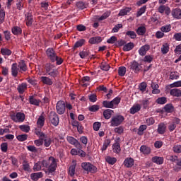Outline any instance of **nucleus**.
<instances>
[{"label":"nucleus","mask_w":181,"mask_h":181,"mask_svg":"<svg viewBox=\"0 0 181 181\" xmlns=\"http://www.w3.org/2000/svg\"><path fill=\"white\" fill-rule=\"evenodd\" d=\"M57 159L50 156L47 160H42L35 163L33 166V170L34 172L44 170L46 173H47L46 170H48L49 173H53L57 168Z\"/></svg>","instance_id":"nucleus-1"},{"label":"nucleus","mask_w":181,"mask_h":181,"mask_svg":"<svg viewBox=\"0 0 181 181\" xmlns=\"http://www.w3.org/2000/svg\"><path fill=\"white\" fill-rule=\"evenodd\" d=\"M45 70L46 74L47 76H50V77H53L54 78L59 76V71L56 69V66L54 64L50 63H47L45 66Z\"/></svg>","instance_id":"nucleus-2"},{"label":"nucleus","mask_w":181,"mask_h":181,"mask_svg":"<svg viewBox=\"0 0 181 181\" xmlns=\"http://www.w3.org/2000/svg\"><path fill=\"white\" fill-rule=\"evenodd\" d=\"M35 135L39 136L40 139H42V141H44V145L45 146H46V148H49V146L52 145V139L49 137H47V136L45 134V133H43L42 131L37 129H35Z\"/></svg>","instance_id":"nucleus-3"},{"label":"nucleus","mask_w":181,"mask_h":181,"mask_svg":"<svg viewBox=\"0 0 181 181\" xmlns=\"http://www.w3.org/2000/svg\"><path fill=\"white\" fill-rule=\"evenodd\" d=\"M119 103H121V98L116 97L112 101L104 100L103 102V105L105 108H117Z\"/></svg>","instance_id":"nucleus-4"},{"label":"nucleus","mask_w":181,"mask_h":181,"mask_svg":"<svg viewBox=\"0 0 181 181\" xmlns=\"http://www.w3.org/2000/svg\"><path fill=\"white\" fill-rule=\"evenodd\" d=\"M125 117L122 115L113 116L110 120V127H118L124 122Z\"/></svg>","instance_id":"nucleus-5"},{"label":"nucleus","mask_w":181,"mask_h":181,"mask_svg":"<svg viewBox=\"0 0 181 181\" xmlns=\"http://www.w3.org/2000/svg\"><path fill=\"white\" fill-rule=\"evenodd\" d=\"M81 168L83 170H86L87 173H95L97 172V167L90 163H82Z\"/></svg>","instance_id":"nucleus-6"},{"label":"nucleus","mask_w":181,"mask_h":181,"mask_svg":"<svg viewBox=\"0 0 181 181\" xmlns=\"http://www.w3.org/2000/svg\"><path fill=\"white\" fill-rule=\"evenodd\" d=\"M46 54L52 63H54V62H56V59H57V54L53 48H48L46 51Z\"/></svg>","instance_id":"nucleus-7"},{"label":"nucleus","mask_w":181,"mask_h":181,"mask_svg":"<svg viewBox=\"0 0 181 181\" xmlns=\"http://www.w3.org/2000/svg\"><path fill=\"white\" fill-rule=\"evenodd\" d=\"M57 112L59 114V115H62L64 114V112L66 111V104L64 103V101L59 100L57 103Z\"/></svg>","instance_id":"nucleus-8"},{"label":"nucleus","mask_w":181,"mask_h":181,"mask_svg":"<svg viewBox=\"0 0 181 181\" xmlns=\"http://www.w3.org/2000/svg\"><path fill=\"white\" fill-rule=\"evenodd\" d=\"M11 119L14 121V122H23V121H25V114L18 112L16 115H11Z\"/></svg>","instance_id":"nucleus-9"},{"label":"nucleus","mask_w":181,"mask_h":181,"mask_svg":"<svg viewBox=\"0 0 181 181\" xmlns=\"http://www.w3.org/2000/svg\"><path fill=\"white\" fill-rule=\"evenodd\" d=\"M49 121L54 127H57L59 125V116L56 112H51L49 114Z\"/></svg>","instance_id":"nucleus-10"},{"label":"nucleus","mask_w":181,"mask_h":181,"mask_svg":"<svg viewBox=\"0 0 181 181\" xmlns=\"http://www.w3.org/2000/svg\"><path fill=\"white\" fill-rule=\"evenodd\" d=\"M66 141L69 142V144H71V145H75L76 148H80V142H78V141L74 137L67 136Z\"/></svg>","instance_id":"nucleus-11"},{"label":"nucleus","mask_w":181,"mask_h":181,"mask_svg":"<svg viewBox=\"0 0 181 181\" xmlns=\"http://www.w3.org/2000/svg\"><path fill=\"white\" fill-rule=\"evenodd\" d=\"M171 15L174 19H181V9L174 8L171 11Z\"/></svg>","instance_id":"nucleus-12"},{"label":"nucleus","mask_w":181,"mask_h":181,"mask_svg":"<svg viewBox=\"0 0 181 181\" xmlns=\"http://www.w3.org/2000/svg\"><path fill=\"white\" fill-rule=\"evenodd\" d=\"M135 163V160L132 158H127L123 164L125 168H132Z\"/></svg>","instance_id":"nucleus-13"},{"label":"nucleus","mask_w":181,"mask_h":181,"mask_svg":"<svg viewBox=\"0 0 181 181\" xmlns=\"http://www.w3.org/2000/svg\"><path fill=\"white\" fill-rule=\"evenodd\" d=\"M25 23L27 26H31L32 23H33V15H32V13L28 12L25 14Z\"/></svg>","instance_id":"nucleus-14"},{"label":"nucleus","mask_w":181,"mask_h":181,"mask_svg":"<svg viewBox=\"0 0 181 181\" xmlns=\"http://www.w3.org/2000/svg\"><path fill=\"white\" fill-rule=\"evenodd\" d=\"M151 49V46L149 45H143L140 49H139V54L140 56H145L146 54V52Z\"/></svg>","instance_id":"nucleus-15"},{"label":"nucleus","mask_w":181,"mask_h":181,"mask_svg":"<svg viewBox=\"0 0 181 181\" xmlns=\"http://www.w3.org/2000/svg\"><path fill=\"white\" fill-rule=\"evenodd\" d=\"M77 165V163H76V160H73L71 166L69 168V176H74L76 173V166Z\"/></svg>","instance_id":"nucleus-16"},{"label":"nucleus","mask_w":181,"mask_h":181,"mask_svg":"<svg viewBox=\"0 0 181 181\" xmlns=\"http://www.w3.org/2000/svg\"><path fill=\"white\" fill-rule=\"evenodd\" d=\"M20 71L19 67L18 68V64L14 63L11 65V74L13 77L18 76V72Z\"/></svg>","instance_id":"nucleus-17"},{"label":"nucleus","mask_w":181,"mask_h":181,"mask_svg":"<svg viewBox=\"0 0 181 181\" xmlns=\"http://www.w3.org/2000/svg\"><path fill=\"white\" fill-rule=\"evenodd\" d=\"M30 177L32 180L38 181L39 179H42V177H43V173L39 172V173H32L30 175Z\"/></svg>","instance_id":"nucleus-18"},{"label":"nucleus","mask_w":181,"mask_h":181,"mask_svg":"<svg viewBox=\"0 0 181 181\" xmlns=\"http://www.w3.org/2000/svg\"><path fill=\"white\" fill-rule=\"evenodd\" d=\"M141 105L136 103L134 104L131 108H130V114H136V112H139L141 111Z\"/></svg>","instance_id":"nucleus-19"},{"label":"nucleus","mask_w":181,"mask_h":181,"mask_svg":"<svg viewBox=\"0 0 181 181\" xmlns=\"http://www.w3.org/2000/svg\"><path fill=\"white\" fill-rule=\"evenodd\" d=\"M71 153L74 156L78 155V156H86V153L81 149L77 150L76 148H72L71 150Z\"/></svg>","instance_id":"nucleus-20"},{"label":"nucleus","mask_w":181,"mask_h":181,"mask_svg":"<svg viewBox=\"0 0 181 181\" xmlns=\"http://www.w3.org/2000/svg\"><path fill=\"white\" fill-rule=\"evenodd\" d=\"M17 90L19 94H23V93H25V91L28 90V84H26L25 83H21L18 86Z\"/></svg>","instance_id":"nucleus-21"},{"label":"nucleus","mask_w":181,"mask_h":181,"mask_svg":"<svg viewBox=\"0 0 181 181\" xmlns=\"http://www.w3.org/2000/svg\"><path fill=\"white\" fill-rule=\"evenodd\" d=\"M157 132L160 134V135L163 134L165 132H166V124L164 123H160L158 124V127L157 129Z\"/></svg>","instance_id":"nucleus-22"},{"label":"nucleus","mask_w":181,"mask_h":181,"mask_svg":"<svg viewBox=\"0 0 181 181\" xmlns=\"http://www.w3.org/2000/svg\"><path fill=\"white\" fill-rule=\"evenodd\" d=\"M17 66L20 70V73L26 71V70H28V66H26V64L23 62V60L20 61L18 65Z\"/></svg>","instance_id":"nucleus-23"},{"label":"nucleus","mask_w":181,"mask_h":181,"mask_svg":"<svg viewBox=\"0 0 181 181\" xmlns=\"http://www.w3.org/2000/svg\"><path fill=\"white\" fill-rule=\"evenodd\" d=\"M112 114H114V110L107 109L103 112V117L105 119H110L112 117Z\"/></svg>","instance_id":"nucleus-24"},{"label":"nucleus","mask_w":181,"mask_h":181,"mask_svg":"<svg viewBox=\"0 0 181 181\" xmlns=\"http://www.w3.org/2000/svg\"><path fill=\"white\" fill-rule=\"evenodd\" d=\"M112 151L115 153H119L121 152V145L118 141H116L112 145Z\"/></svg>","instance_id":"nucleus-25"},{"label":"nucleus","mask_w":181,"mask_h":181,"mask_svg":"<svg viewBox=\"0 0 181 181\" xmlns=\"http://www.w3.org/2000/svg\"><path fill=\"white\" fill-rule=\"evenodd\" d=\"M170 94L173 95V97H181V90L177 88L171 89Z\"/></svg>","instance_id":"nucleus-26"},{"label":"nucleus","mask_w":181,"mask_h":181,"mask_svg":"<svg viewBox=\"0 0 181 181\" xmlns=\"http://www.w3.org/2000/svg\"><path fill=\"white\" fill-rule=\"evenodd\" d=\"M40 79L43 84H47V86H52L53 84L52 79L47 76H42Z\"/></svg>","instance_id":"nucleus-27"},{"label":"nucleus","mask_w":181,"mask_h":181,"mask_svg":"<svg viewBox=\"0 0 181 181\" xmlns=\"http://www.w3.org/2000/svg\"><path fill=\"white\" fill-rule=\"evenodd\" d=\"M151 160L153 162V163L162 165L163 163V157L154 156L151 158Z\"/></svg>","instance_id":"nucleus-28"},{"label":"nucleus","mask_w":181,"mask_h":181,"mask_svg":"<svg viewBox=\"0 0 181 181\" xmlns=\"http://www.w3.org/2000/svg\"><path fill=\"white\" fill-rule=\"evenodd\" d=\"M102 40L101 37H93L89 39V43L91 45H95L97 43H100Z\"/></svg>","instance_id":"nucleus-29"},{"label":"nucleus","mask_w":181,"mask_h":181,"mask_svg":"<svg viewBox=\"0 0 181 181\" xmlns=\"http://www.w3.org/2000/svg\"><path fill=\"white\" fill-rule=\"evenodd\" d=\"M37 125L38 128H42L43 125H45V116L43 115H41L37 121Z\"/></svg>","instance_id":"nucleus-30"},{"label":"nucleus","mask_w":181,"mask_h":181,"mask_svg":"<svg viewBox=\"0 0 181 181\" xmlns=\"http://www.w3.org/2000/svg\"><path fill=\"white\" fill-rule=\"evenodd\" d=\"M132 8L129 7H126L122 10H120L118 16H125V15H128L129 12H131Z\"/></svg>","instance_id":"nucleus-31"},{"label":"nucleus","mask_w":181,"mask_h":181,"mask_svg":"<svg viewBox=\"0 0 181 181\" xmlns=\"http://www.w3.org/2000/svg\"><path fill=\"white\" fill-rule=\"evenodd\" d=\"M29 101L30 104H32V105H36L37 107H39V105L40 104V100L34 98L33 96H30Z\"/></svg>","instance_id":"nucleus-32"},{"label":"nucleus","mask_w":181,"mask_h":181,"mask_svg":"<svg viewBox=\"0 0 181 181\" xmlns=\"http://www.w3.org/2000/svg\"><path fill=\"white\" fill-rule=\"evenodd\" d=\"M169 45L168 42H165L163 44L162 47H161V53L163 54H166L169 52Z\"/></svg>","instance_id":"nucleus-33"},{"label":"nucleus","mask_w":181,"mask_h":181,"mask_svg":"<svg viewBox=\"0 0 181 181\" xmlns=\"http://www.w3.org/2000/svg\"><path fill=\"white\" fill-rule=\"evenodd\" d=\"M140 151L144 155H149V153H151V148H149L146 146H141L140 147Z\"/></svg>","instance_id":"nucleus-34"},{"label":"nucleus","mask_w":181,"mask_h":181,"mask_svg":"<svg viewBox=\"0 0 181 181\" xmlns=\"http://www.w3.org/2000/svg\"><path fill=\"white\" fill-rule=\"evenodd\" d=\"M164 110L165 112H173L175 111V107L172 104H167L164 107Z\"/></svg>","instance_id":"nucleus-35"},{"label":"nucleus","mask_w":181,"mask_h":181,"mask_svg":"<svg viewBox=\"0 0 181 181\" xmlns=\"http://www.w3.org/2000/svg\"><path fill=\"white\" fill-rule=\"evenodd\" d=\"M134 49V43L129 42L124 45L123 50L124 52H129V50H132Z\"/></svg>","instance_id":"nucleus-36"},{"label":"nucleus","mask_w":181,"mask_h":181,"mask_svg":"<svg viewBox=\"0 0 181 181\" xmlns=\"http://www.w3.org/2000/svg\"><path fill=\"white\" fill-rule=\"evenodd\" d=\"M146 33V28L144 26H140L136 30V33L139 36H143Z\"/></svg>","instance_id":"nucleus-37"},{"label":"nucleus","mask_w":181,"mask_h":181,"mask_svg":"<svg viewBox=\"0 0 181 181\" xmlns=\"http://www.w3.org/2000/svg\"><path fill=\"white\" fill-rule=\"evenodd\" d=\"M131 68L135 71V73H138V71L141 70V69H139V64L135 61L132 63Z\"/></svg>","instance_id":"nucleus-38"},{"label":"nucleus","mask_w":181,"mask_h":181,"mask_svg":"<svg viewBox=\"0 0 181 181\" xmlns=\"http://www.w3.org/2000/svg\"><path fill=\"white\" fill-rule=\"evenodd\" d=\"M1 53L3 56H11L12 54V51L8 48H1Z\"/></svg>","instance_id":"nucleus-39"},{"label":"nucleus","mask_w":181,"mask_h":181,"mask_svg":"<svg viewBox=\"0 0 181 181\" xmlns=\"http://www.w3.org/2000/svg\"><path fill=\"white\" fill-rule=\"evenodd\" d=\"M127 73V68L125 66H120L118 69V74L121 77H124L125 76V74Z\"/></svg>","instance_id":"nucleus-40"},{"label":"nucleus","mask_w":181,"mask_h":181,"mask_svg":"<svg viewBox=\"0 0 181 181\" xmlns=\"http://www.w3.org/2000/svg\"><path fill=\"white\" fill-rule=\"evenodd\" d=\"M146 128L148 127L146 124L141 125L138 129L137 134L140 136L144 135V131H146Z\"/></svg>","instance_id":"nucleus-41"},{"label":"nucleus","mask_w":181,"mask_h":181,"mask_svg":"<svg viewBox=\"0 0 181 181\" xmlns=\"http://www.w3.org/2000/svg\"><path fill=\"white\" fill-rule=\"evenodd\" d=\"M105 159L109 165H114L117 163V159L115 157L107 156Z\"/></svg>","instance_id":"nucleus-42"},{"label":"nucleus","mask_w":181,"mask_h":181,"mask_svg":"<svg viewBox=\"0 0 181 181\" xmlns=\"http://www.w3.org/2000/svg\"><path fill=\"white\" fill-rule=\"evenodd\" d=\"M23 169L25 172H30V165H29V163H28V161L24 160L23 162Z\"/></svg>","instance_id":"nucleus-43"},{"label":"nucleus","mask_w":181,"mask_h":181,"mask_svg":"<svg viewBox=\"0 0 181 181\" xmlns=\"http://www.w3.org/2000/svg\"><path fill=\"white\" fill-rule=\"evenodd\" d=\"M12 33L13 35H21L22 33V28L20 27L16 26L12 28Z\"/></svg>","instance_id":"nucleus-44"},{"label":"nucleus","mask_w":181,"mask_h":181,"mask_svg":"<svg viewBox=\"0 0 181 181\" xmlns=\"http://www.w3.org/2000/svg\"><path fill=\"white\" fill-rule=\"evenodd\" d=\"M171 28L172 27L170 26V25H166L162 26L160 28V30L163 33H168V32H170Z\"/></svg>","instance_id":"nucleus-45"},{"label":"nucleus","mask_w":181,"mask_h":181,"mask_svg":"<svg viewBox=\"0 0 181 181\" xmlns=\"http://www.w3.org/2000/svg\"><path fill=\"white\" fill-rule=\"evenodd\" d=\"M110 144H111V140L110 139H106L105 140L103 147H102V151H107V148L110 146Z\"/></svg>","instance_id":"nucleus-46"},{"label":"nucleus","mask_w":181,"mask_h":181,"mask_svg":"<svg viewBox=\"0 0 181 181\" xmlns=\"http://www.w3.org/2000/svg\"><path fill=\"white\" fill-rule=\"evenodd\" d=\"M19 128L21 130L23 131V132H29V131H30V127L29 125H21L19 126Z\"/></svg>","instance_id":"nucleus-47"},{"label":"nucleus","mask_w":181,"mask_h":181,"mask_svg":"<svg viewBox=\"0 0 181 181\" xmlns=\"http://www.w3.org/2000/svg\"><path fill=\"white\" fill-rule=\"evenodd\" d=\"M85 43H86V40L84 39L79 40L75 43L74 47L76 48L81 47V46H83Z\"/></svg>","instance_id":"nucleus-48"},{"label":"nucleus","mask_w":181,"mask_h":181,"mask_svg":"<svg viewBox=\"0 0 181 181\" xmlns=\"http://www.w3.org/2000/svg\"><path fill=\"white\" fill-rule=\"evenodd\" d=\"M100 69L105 71H108V70H110V65L105 62H102L100 64Z\"/></svg>","instance_id":"nucleus-49"},{"label":"nucleus","mask_w":181,"mask_h":181,"mask_svg":"<svg viewBox=\"0 0 181 181\" xmlns=\"http://www.w3.org/2000/svg\"><path fill=\"white\" fill-rule=\"evenodd\" d=\"M122 29V24H117L112 30V33H117L118 31Z\"/></svg>","instance_id":"nucleus-50"},{"label":"nucleus","mask_w":181,"mask_h":181,"mask_svg":"<svg viewBox=\"0 0 181 181\" xmlns=\"http://www.w3.org/2000/svg\"><path fill=\"white\" fill-rule=\"evenodd\" d=\"M18 141H20V142H23L24 141H26L28 139V134H21L17 136Z\"/></svg>","instance_id":"nucleus-51"},{"label":"nucleus","mask_w":181,"mask_h":181,"mask_svg":"<svg viewBox=\"0 0 181 181\" xmlns=\"http://www.w3.org/2000/svg\"><path fill=\"white\" fill-rule=\"evenodd\" d=\"M110 15H111V12L107 11V12L104 13L102 15V16L98 18V21H104V20L107 19V18H108V16H110Z\"/></svg>","instance_id":"nucleus-52"},{"label":"nucleus","mask_w":181,"mask_h":181,"mask_svg":"<svg viewBox=\"0 0 181 181\" xmlns=\"http://www.w3.org/2000/svg\"><path fill=\"white\" fill-rule=\"evenodd\" d=\"M178 77H179V74H177V72H171L170 74V80H177Z\"/></svg>","instance_id":"nucleus-53"},{"label":"nucleus","mask_w":181,"mask_h":181,"mask_svg":"<svg viewBox=\"0 0 181 181\" xmlns=\"http://www.w3.org/2000/svg\"><path fill=\"white\" fill-rule=\"evenodd\" d=\"M88 110L91 112H95V111H98V110H100V106H98L97 105H93L89 107Z\"/></svg>","instance_id":"nucleus-54"},{"label":"nucleus","mask_w":181,"mask_h":181,"mask_svg":"<svg viewBox=\"0 0 181 181\" xmlns=\"http://www.w3.org/2000/svg\"><path fill=\"white\" fill-rule=\"evenodd\" d=\"M171 88H175L177 87H181V81H175L170 85Z\"/></svg>","instance_id":"nucleus-55"},{"label":"nucleus","mask_w":181,"mask_h":181,"mask_svg":"<svg viewBox=\"0 0 181 181\" xmlns=\"http://www.w3.org/2000/svg\"><path fill=\"white\" fill-rule=\"evenodd\" d=\"M5 22V11H0V23H4Z\"/></svg>","instance_id":"nucleus-56"},{"label":"nucleus","mask_w":181,"mask_h":181,"mask_svg":"<svg viewBox=\"0 0 181 181\" xmlns=\"http://www.w3.org/2000/svg\"><path fill=\"white\" fill-rule=\"evenodd\" d=\"M114 132H115V134H119V135H121V134L124 133V127H116L115 128Z\"/></svg>","instance_id":"nucleus-57"},{"label":"nucleus","mask_w":181,"mask_h":181,"mask_svg":"<svg viewBox=\"0 0 181 181\" xmlns=\"http://www.w3.org/2000/svg\"><path fill=\"white\" fill-rule=\"evenodd\" d=\"M127 36H129L131 39H135L136 37V33L134 31H127L126 33Z\"/></svg>","instance_id":"nucleus-58"},{"label":"nucleus","mask_w":181,"mask_h":181,"mask_svg":"<svg viewBox=\"0 0 181 181\" xmlns=\"http://www.w3.org/2000/svg\"><path fill=\"white\" fill-rule=\"evenodd\" d=\"M93 127L94 131H99L101 127V123L98 122H95V123H93Z\"/></svg>","instance_id":"nucleus-59"},{"label":"nucleus","mask_w":181,"mask_h":181,"mask_svg":"<svg viewBox=\"0 0 181 181\" xmlns=\"http://www.w3.org/2000/svg\"><path fill=\"white\" fill-rule=\"evenodd\" d=\"M153 60V57L151 55H146L144 57V62L146 63H151Z\"/></svg>","instance_id":"nucleus-60"},{"label":"nucleus","mask_w":181,"mask_h":181,"mask_svg":"<svg viewBox=\"0 0 181 181\" xmlns=\"http://www.w3.org/2000/svg\"><path fill=\"white\" fill-rule=\"evenodd\" d=\"M166 98L161 97L157 99L156 103H158V104H166Z\"/></svg>","instance_id":"nucleus-61"},{"label":"nucleus","mask_w":181,"mask_h":181,"mask_svg":"<svg viewBox=\"0 0 181 181\" xmlns=\"http://www.w3.org/2000/svg\"><path fill=\"white\" fill-rule=\"evenodd\" d=\"M173 151L175 153H181V146L180 145H175L173 146Z\"/></svg>","instance_id":"nucleus-62"},{"label":"nucleus","mask_w":181,"mask_h":181,"mask_svg":"<svg viewBox=\"0 0 181 181\" xmlns=\"http://www.w3.org/2000/svg\"><path fill=\"white\" fill-rule=\"evenodd\" d=\"M167 159L170 162H177V156H168Z\"/></svg>","instance_id":"nucleus-63"},{"label":"nucleus","mask_w":181,"mask_h":181,"mask_svg":"<svg viewBox=\"0 0 181 181\" xmlns=\"http://www.w3.org/2000/svg\"><path fill=\"white\" fill-rule=\"evenodd\" d=\"M173 39H175V40H177V42H180L181 41V33H175L173 36Z\"/></svg>","instance_id":"nucleus-64"}]
</instances>
